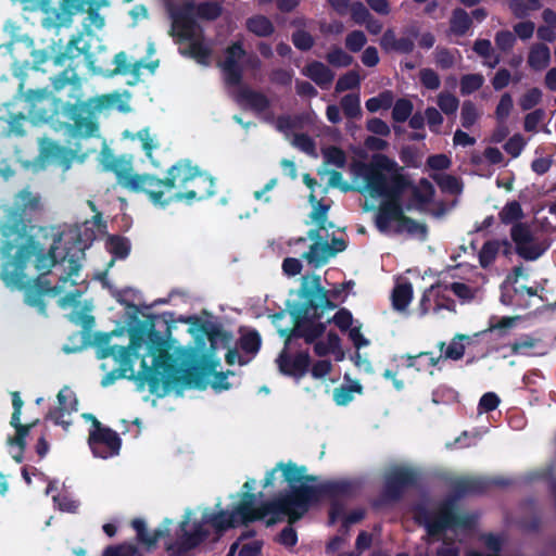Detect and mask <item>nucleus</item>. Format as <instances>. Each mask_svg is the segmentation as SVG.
<instances>
[{"label": "nucleus", "mask_w": 556, "mask_h": 556, "mask_svg": "<svg viewBox=\"0 0 556 556\" xmlns=\"http://www.w3.org/2000/svg\"><path fill=\"white\" fill-rule=\"evenodd\" d=\"M445 289L452 291L462 300H470L475 296V290L463 282H453L448 286H445Z\"/></svg>", "instance_id": "61"}, {"label": "nucleus", "mask_w": 556, "mask_h": 556, "mask_svg": "<svg viewBox=\"0 0 556 556\" xmlns=\"http://www.w3.org/2000/svg\"><path fill=\"white\" fill-rule=\"evenodd\" d=\"M440 110L446 115H454L458 109V99L450 92H440L437 97Z\"/></svg>", "instance_id": "38"}, {"label": "nucleus", "mask_w": 556, "mask_h": 556, "mask_svg": "<svg viewBox=\"0 0 556 556\" xmlns=\"http://www.w3.org/2000/svg\"><path fill=\"white\" fill-rule=\"evenodd\" d=\"M24 98L28 116L34 123L48 122L59 113L61 102L45 89L28 90Z\"/></svg>", "instance_id": "9"}, {"label": "nucleus", "mask_w": 556, "mask_h": 556, "mask_svg": "<svg viewBox=\"0 0 556 556\" xmlns=\"http://www.w3.org/2000/svg\"><path fill=\"white\" fill-rule=\"evenodd\" d=\"M425 119L431 131L440 132V128L443 124V116L439 110L433 106L427 108L425 111Z\"/></svg>", "instance_id": "54"}, {"label": "nucleus", "mask_w": 556, "mask_h": 556, "mask_svg": "<svg viewBox=\"0 0 556 556\" xmlns=\"http://www.w3.org/2000/svg\"><path fill=\"white\" fill-rule=\"evenodd\" d=\"M128 101L129 94L127 92L110 93V109H117L121 112H128L130 110Z\"/></svg>", "instance_id": "59"}, {"label": "nucleus", "mask_w": 556, "mask_h": 556, "mask_svg": "<svg viewBox=\"0 0 556 556\" xmlns=\"http://www.w3.org/2000/svg\"><path fill=\"white\" fill-rule=\"evenodd\" d=\"M303 257L314 267H320L333 257V251L326 241H317L313 243L309 250L303 254Z\"/></svg>", "instance_id": "18"}, {"label": "nucleus", "mask_w": 556, "mask_h": 556, "mask_svg": "<svg viewBox=\"0 0 556 556\" xmlns=\"http://www.w3.org/2000/svg\"><path fill=\"white\" fill-rule=\"evenodd\" d=\"M109 353L125 374L149 383L160 382L172 371L168 344L152 329L131 331L128 346L114 345Z\"/></svg>", "instance_id": "4"}, {"label": "nucleus", "mask_w": 556, "mask_h": 556, "mask_svg": "<svg viewBox=\"0 0 556 556\" xmlns=\"http://www.w3.org/2000/svg\"><path fill=\"white\" fill-rule=\"evenodd\" d=\"M525 144L523 138L520 135H515L505 143L504 149L513 157H516L521 153Z\"/></svg>", "instance_id": "64"}, {"label": "nucleus", "mask_w": 556, "mask_h": 556, "mask_svg": "<svg viewBox=\"0 0 556 556\" xmlns=\"http://www.w3.org/2000/svg\"><path fill=\"white\" fill-rule=\"evenodd\" d=\"M108 251L116 257L124 258L129 252V243L123 238H110L106 244Z\"/></svg>", "instance_id": "46"}, {"label": "nucleus", "mask_w": 556, "mask_h": 556, "mask_svg": "<svg viewBox=\"0 0 556 556\" xmlns=\"http://www.w3.org/2000/svg\"><path fill=\"white\" fill-rule=\"evenodd\" d=\"M167 188L187 189L188 184L204 185L200 190L202 195H212L214 193V181L211 177L200 174L195 167L184 162L173 166L168 172L166 179Z\"/></svg>", "instance_id": "10"}, {"label": "nucleus", "mask_w": 556, "mask_h": 556, "mask_svg": "<svg viewBox=\"0 0 556 556\" xmlns=\"http://www.w3.org/2000/svg\"><path fill=\"white\" fill-rule=\"evenodd\" d=\"M471 20L468 13L462 9L454 11L451 18V31L456 35H464L469 29Z\"/></svg>", "instance_id": "35"}, {"label": "nucleus", "mask_w": 556, "mask_h": 556, "mask_svg": "<svg viewBox=\"0 0 556 556\" xmlns=\"http://www.w3.org/2000/svg\"><path fill=\"white\" fill-rule=\"evenodd\" d=\"M401 169L399 164L387 155L375 154L368 163L354 166V182L359 192L383 199L375 220L380 232L425 236L426 227L403 213L401 200L409 184Z\"/></svg>", "instance_id": "2"}, {"label": "nucleus", "mask_w": 556, "mask_h": 556, "mask_svg": "<svg viewBox=\"0 0 556 556\" xmlns=\"http://www.w3.org/2000/svg\"><path fill=\"white\" fill-rule=\"evenodd\" d=\"M419 78L421 84L431 90H437L440 87V77L439 75L431 68H422L419 72Z\"/></svg>", "instance_id": "57"}, {"label": "nucleus", "mask_w": 556, "mask_h": 556, "mask_svg": "<svg viewBox=\"0 0 556 556\" xmlns=\"http://www.w3.org/2000/svg\"><path fill=\"white\" fill-rule=\"evenodd\" d=\"M314 350L319 356L332 353L337 355V359L343 358V352L340 350V339L336 333H329L326 340L316 342Z\"/></svg>", "instance_id": "26"}, {"label": "nucleus", "mask_w": 556, "mask_h": 556, "mask_svg": "<svg viewBox=\"0 0 556 556\" xmlns=\"http://www.w3.org/2000/svg\"><path fill=\"white\" fill-rule=\"evenodd\" d=\"M247 29L258 37H268L274 30L275 26L271 21L264 15H254L249 17L245 22Z\"/></svg>", "instance_id": "25"}, {"label": "nucleus", "mask_w": 556, "mask_h": 556, "mask_svg": "<svg viewBox=\"0 0 556 556\" xmlns=\"http://www.w3.org/2000/svg\"><path fill=\"white\" fill-rule=\"evenodd\" d=\"M501 301L505 305L525 309L541 304L542 298L538 295V290L534 288L523 285H505Z\"/></svg>", "instance_id": "13"}, {"label": "nucleus", "mask_w": 556, "mask_h": 556, "mask_svg": "<svg viewBox=\"0 0 556 556\" xmlns=\"http://www.w3.org/2000/svg\"><path fill=\"white\" fill-rule=\"evenodd\" d=\"M551 52L543 43L533 45L528 56V64L534 71H542L549 64Z\"/></svg>", "instance_id": "23"}, {"label": "nucleus", "mask_w": 556, "mask_h": 556, "mask_svg": "<svg viewBox=\"0 0 556 556\" xmlns=\"http://www.w3.org/2000/svg\"><path fill=\"white\" fill-rule=\"evenodd\" d=\"M413 299V287L408 282L399 283L392 293L393 306L397 311H404Z\"/></svg>", "instance_id": "28"}, {"label": "nucleus", "mask_w": 556, "mask_h": 556, "mask_svg": "<svg viewBox=\"0 0 556 556\" xmlns=\"http://www.w3.org/2000/svg\"><path fill=\"white\" fill-rule=\"evenodd\" d=\"M324 157L326 163L331 164L336 167H343L346 163L344 152L336 147L325 149Z\"/></svg>", "instance_id": "52"}, {"label": "nucleus", "mask_w": 556, "mask_h": 556, "mask_svg": "<svg viewBox=\"0 0 556 556\" xmlns=\"http://www.w3.org/2000/svg\"><path fill=\"white\" fill-rule=\"evenodd\" d=\"M122 136L124 139L132 141L139 140L146 155L152 161V151L159 147V143L155 136L151 134L149 128H143L136 134L129 130H124Z\"/></svg>", "instance_id": "22"}, {"label": "nucleus", "mask_w": 556, "mask_h": 556, "mask_svg": "<svg viewBox=\"0 0 556 556\" xmlns=\"http://www.w3.org/2000/svg\"><path fill=\"white\" fill-rule=\"evenodd\" d=\"M435 63L443 70L451 68L455 64V55L446 49L438 48L435 50Z\"/></svg>", "instance_id": "60"}, {"label": "nucleus", "mask_w": 556, "mask_h": 556, "mask_svg": "<svg viewBox=\"0 0 556 556\" xmlns=\"http://www.w3.org/2000/svg\"><path fill=\"white\" fill-rule=\"evenodd\" d=\"M85 417L92 420L93 424L88 442L94 456L108 458L116 455L121 447V439L117 433L102 427L92 415H85Z\"/></svg>", "instance_id": "11"}, {"label": "nucleus", "mask_w": 556, "mask_h": 556, "mask_svg": "<svg viewBox=\"0 0 556 556\" xmlns=\"http://www.w3.org/2000/svg\"><path fill=\"white\" fill-rule=\"evenodd\" d=\"M309 202L313 205V210L309 214L311 223L317 225L319 229H325L327 225L332 227V224L328 223L327 218L330 206L316 201L314 194L309 195Z\"/></svg>", "instance_id": "27"}, {"label": "nucleus", "mask_w": 556, "mask_h": 556, "mask_svg": "<svg viewBox=\"0 0 556 556\" xmlns=\"http://www.w3.org/2000/svg\"><path fill=\"white\" fill-rule=\"evenodd\" d=\"M362 387L359 384H353L349 387H340L334 390L333 399L338 405H346L353 400V393H359Z\"/></svg>", "instance_id": "43"}, {"label": "nucleus", "mask_w": 556, "mask_h": 556, "mask_svg": "<svg viewBox=\"0 0 556 556\" xmlns=\"http://www.w3.org/2000/svg\"><path fill=\"white\" fill-rule=\"evenodd\" d=\"M545 117V112L542 109L535 110L525 117V130L535 132L538 130V126L543 122Z\"/></svg>", "instance_id": "58"}, {"label": "nucleus", "mask_w": 556, "mask_h": 556, "mask_svg": "<svg viewBox=\"0 0 556 556\" xmlns=\"http://www.w3.org/2000/svg\"><path fill=\"white\" fill-rule=\"evenodd\" d=\"M219 14L220 8L216 2H204L198 5L187 3L172 14L170 35L179 42H186L187 48L184 53H188L200 64H210L212 47L203 40L202 30L192 16L214 20Z\"/></svg>", "instance_id": "6"}, {"label": "nucleus", "mask_w": 556, "mask_h": 556, "mask_svg": "<svg viewBox=\"0 0 556 556\" xmlns=\"http://www.w3.org/2000/svg\"><path fill=\"white\" fill-rule=\"evenodd\" d=\"M419 34V29L415 24L407 26L404 30V36L397 38L395 52L399 53H409L414 50L415 39Z\"/></svg>", "instance_id": "32"}, {"label": "nucleus", "mask_w": 556, "mask_h": 556, "mask_svg": "<svg viewBox=\"0 0 556 556\" xmlns=\"http://www.w3.org/2000/svg\"><path fill=\"white\" fill-rule=\"evenodd\" d=\"M292 42L300 50H308L312 48L314 39L308 33L298 30L292 36Z\"/></svg>", "instance_id": "62"}, {"label": "nucleus", "mask_w": 556, "mask_h": 556, "mask_svg": "<svg viewBox=\"0 0 556 556\" xmlns=\"http://www.w3.org/2000/svg\"><path fill=\"white\" fill-rule=\"evenodd\" d=\"M13 49L18 50L24 48L28 51V53L33 56L34 65H39L45 63L49 59V53L46 50H36L34 49V42L27 36L21 37V39L14 41L12 43Z\"/></svg>", "instance_id": "31"}, {"label": "nucleus", "mask_w": 556, "mask_h": 556, "mask_svg": "<svg viewBox=\"0 0 556 556\" xmlns=\"http://www.w3.org/2000/svg\"><path fill=\"white\" fill-rule=\"evenodd\" d=\"M11 425L15 428L16 434L13 438L8 439V444L11 446H17L18 451L16 453H13V458L21 463L23 460V450L25 447V438L29 433L31 425H22L21 424V412L14 410L12 418H11Z\"/></svg>", "instance_id": "16"}, {"label": "nucleus", "mask_w": 556, "mask_h": 556, "mask_svg": "<svg viewBox=\"0 0 556 556\" xmlns=\"http://www.w3.org/2000/svg\"><path fill=\"white\" fill-rule=\"evenodd\" d=\"M503 245L509 248V242L507 240H492L483 244L479 254L480 264L482 265V267H488L490 264L493 263V261L495 260L496 255L500 252L501 247Z\"/></svg>", "instance_id": "30"}, {"label": "nucleus", "mask_w": 556, "mask_h": 556, "mask_svg": "<svg viewBox=\"0 0 556 556\" xmlns=\"http://www.w3.org/2000/svg\"><path fill=\"white\" fill-rule=\"evenodd\" d=\"M359 85V76L355 72H349L341 76L336 85L337 92H343L345 90L353 89Z\"/></svg>", "instance_id": "53"}, {"label": "nucleus", "mask_w": 556, "mask_h": 556, "mask_svg": "<svg viewBox=\"0 0 556 556\" xmlns=\"http://www.w3.org/2000/svg\"><path fill=\"white\" fill-rule=\"evenodd\" d=\"M414 479L413 472L404 467H396L389 471L387 476V488L392 490L410 483Z\"/></svg>", "instance_id": "29"}, {"label": "nucleus", "mask_w": 556, "mask_h": 556, "mask_svg": "<svg viewBox=\"0 0 556 556\" xmlns=\"http://www.w3.org/2000/svg\"><path fill=\"white\" fill-rule=\"evenodd\" d=\"M351 15L358 25H363L371 16L370 12L362 2H355L351 5Z\"/></svg>", "instance_id": "63"}, {"label": "nucleus", "mask_w": 556, "mask_h": 556, "mask_svg": "<svg viewBox=\"0 0 556 556\" xmlns=\"http://www.w3.org/2000/svg\"><path fill=\"white\" fill-rule=\"evenodd\" d=\"M40 206L38 195L23 190L16 194L14 211H10L8 220L0 223V250L7 257L2 266L1 278L8 287L21 289L25 286L24 270L29 263L34 264L36 270L43 274L54 266L59 276V283L54 288L42 290L31 288L26 291L27 304L37 307L40 313L45 314L43 293H61L66 291L67 286L77 285L76 278L80 269L83 252L79 248L74 247L60 257L58 243L61 239L59 237L54 236L47 247V243L27 236V225L21 214L37 211Z\"/></svg>", "instance_id": "1"}, {"label": "nucleus", "mask_w": 556, "mask_h": 556, "mask_svg": "<svg viewBox=\"0 0 556 556\" xmlns=\"http://www.w3.org/2000/svg\"><path fill=\"white\" fill-rule=\"evenodd\" d=\"M433 179L444 192L459 194L463 190L462 182L454 176L447 174H437L433 176Z\"/></svg>", "instance_id": "34"}, {"label": "nucleus", "mask_w": 556, "mask_h": 556, "mask_svg": "<svg viewBox=\"0 0 556 556\" xmlns=\"http://www.w3.org/2000/svg\"><path fill=\"white\" fill-rule=\"evenodd\" d=\"M291 143L301 151L316 156L315 143L308 136L303 134L294 135Z\"/></svg>", "instance_id": "56"}, {"label": "nucleus", "mask_w": 556, "mask_h": 556, "mask_svg": "<svg viewBox=\"0 0 556 556\" xmlns=\"http://www.w3.org/2000/svg\"><path fill=\"white\" fill-rule=\"evenodd\" d=\"M245 50L240 41L232 43L225 51L224 59L219 62L227 85L239 87L242 80Z\"/></svg>", "instance_id": "12"}, {"label": "nucleus", "mask_w": 556, "mask_h": 556, "mask_svg": "<svg viewBox=\"0 0 556 556\" xmlns=\"http://www.w3.org/2000/svg\"><path fill=\"white\" fill-rule=\"evenodd\" d=\"M412 102L405 99H401L395 102L392 116L396 122H405L412 114Z\"/></svg>", "instance_id": "49"}, {"label": "nucleus", "mask_w": 556, "mask_h": 556, "mask_svg": "<svg viewBox=\"0 0 556 556\" xmlns=\"http://www.w3.org/2000/svg\"><path fill=\"white\" fill-rule=\"evenodd\" d=\"M306 298L309 306L303 311H294L296 321L291 336L304 338L309 343L321 336L326 329L323 323L317 321L319 318L318 309L332 308L333 305L328 299L327 291L320 286L311 290Z\"/></svg>", "instance_id": "7"}, {"label": "nucleus", "mask_w": 556, "mask_h": 556, "mask_svg": "<svg viewBox=\"0 0 556 556\" xmlns=\"http://www.w3.org/2000/svg\"><path fill=\"white\" fill-rule=\"evenodd\" d=\"M277 362L282 372L302 375L308 366V355L299 354L294 359H290L285 353H281Z\"/></svg>", "instance_id": "21"}, {"label": "nucleus", "mask_w": 556, "mask_h": 556, "mask_svg": "<svg viewBox=\"0 0 556 556\" xmlns=\"http://www.w3.org/2000/svg\"><path fill=\"white\" fill-rule=\"evenodd\" d=\"M342 109L346 116L356 117L361 112L359 97L357 94H346L341 100Z\"/></svg>", "instance_id": "47"}, {"label": "nucleus", "mask_w": 556, "mask_h": 556, "mask_svg": "<svg viewBox=\"0 0 556 556\" xmlns=\"http://www.w3.org/2000/svg\"><path fill=\"white\" fill-rule=\"evenodd\" d=\"M523 210L520 203L516 200L507 202L498 212V219L504 225H511L522 223Z\"/></svg>", "instance_id": "24"}, {"label": "nucleus", "mask_w": 556, "mask_h": 556, "mask_svg": "<svg viewBox=\"0 0 556 556\" xmlns=\"http://www.w3.org/2000/svg\"><path fill=\"white\" fill-rule=\"evenodd\" d=\"M277 468L281 470L285 480L292 486L303 479L304 470L296 467L294 464H279Z\"/></svg>", "instance_id": "44"}, {"label": "nucleus", "mask_w": 556, "mask_h": 556, "mask_svg": "<svg viewBox=\"0 0 556 556\" xmlns=\"http://www.w3.org/2000/svg\"><path fill=\"white\" fill-rule=\"evenodd\" d=\"M313 496V491L308 486H302L294 490L291 494L268 502L261 507H254L255 496L245 493L240 504L231 511H220L218 514L205 513L199 522H190L191 511L186 513L185 520L181 522L184 535L174 546L169 547L174 553H181L195 547L208 534L205 526L211 525L217 531H224L228 528L247 523L253 520L265 519L267 526L277 522L281 516L287 515L291 522L300 519L307 510L308 501Z\"/></svg>", "instance_id": "3"}, {"label": "nucleus", "mask_w": 556, "mask_h": 556, "mask_svg": "<svg viewBox=\"0 0 556 556\" xmlns=\"http://www.w3.org/2000/svg\"><path fill=\"white\" fill-rule=\"evenodd\" d=\"M542 100V91L539 88H531L519 100V105L523 111H528L538 105Z\"/></svg>", "instance_id": "48"}, {"label": "nucleus", "mask_w": 556, "mask_h": 556, "mask_svg": "<svg viewBox=\"0 0 556 556\" xmlns=\"http://www.w3.org/2000/svg\"><path fill=\"white\" fill-rule=\"evenodd\" d=\"M415 518L425 526L428 544L442 541L437 549V556H459V543L470 529L471 521L456 514L452 502L443 503L431 511L419 506Z\"/></svg>", "instance_id": "5"}, {"label": "nucleus", "mask_w": 556, "mask_h": 556, "mask_svg": "<svg viewBox=\"0 0 556 556\" xmlns=\"http://www.w3.org/2000/svg\"><path fill=\"white\" fill-rule=\"evenodd\" d=\"M367 42L362 30H353L345 38V47L352 52H358Z\"/></svg>", "instance_id": "50"}, {"label": "nucleus", "mask_w": 556, "mask_h": 556, "mask_svg": "<svg viewBox=\"0 0 556 556\" xmlns=\"http://www.w3.org/2000/svg\"><path fill=\"white\" fill-rule=\"evenodd\" d=\"M303 74L315 81L321 88H327L333 80L334 74L323 63L313 62L308 64Z\"/></svg>", "instance_id": "19"}, {"label": "nucleus", "mask_w": 556, "mask_h": 556, "mask_svg": "<svg viewBox=\"0 0 556 556\" xmlns=\"http://www.w3.org/2000/svg\"><path fill=\"white\" fill-rule=\"evenodd\" d=\"M106 169L113 172L118 184L124 188L129 187L136 174L132 172L131 161L127 157H114L105 165Z\"/></svg>", "instance_id": "17"}, {"label": "nucleus", "mask_w": 556, "mask_h": 556, "mask_svg": "<svg viewBox=\"0 0 556 556\" xmlns=\"http://www.w3.org/2000/svg\"><path fill=\"white\" fill-rule=\"evenodd\" d=\"M393 103V94L390 91H384L377 97L370 98L366 101V109L369 112H377L381 109H389Z\"/></svg>", "instance_id": "40"}, {"label": "nucleus", "mask_w": 556, "mask_h": 556, "mask_svg": "<svg viewBox=\"0 0 556 556\" xmlns=\"http://www.w3.org/2000/svg\"><path fill=\"white\" fill-rule=\"evenodd\" d=\"M77 404L75 393L68 387H64L58 394V406L49 413V418L67 429L72 424V414L77 412Z\"/></svg>", "instance_id": "14"}, {"label": "nucleus", "mask_w": 556, "mask_h": 556, "mask_svg": "<svg viewBox=\"0 0 556 556\" xmlns=\"http://www.w3.org/2000/svg\"><path fill=\"white\" fill-rule=\"evenodd\" d=\"M484 84V77L481 74H467L460 78L462 94H470L480 89Z\"/></svg>", "instance_id": "37"}, {"label": "nucleus", "mask_w": 556, "mask_h": 556, "mask_svg": "<svg viewBox=\"0 0 556 556\" xmlns=\"http://www.w3.org/2000/svg\"><path fill=\"white\" fill-rule=\"evenodd\" d=\"M327 60L330 64L338 67L349 66L353 61L352 56L340 48L330 51L327 55Z\"/></svg>", "instance_id": "55"}, {"label": "nucleus", "mask_w": 556, "mask_h": 556, "mask_svg": "<svg viewBox=\"0 0 556 556\" xmlns=\"http://www.w3.org/2000/svg\"><path fill=\"white\" fill-rule=\"evenodd\" d=\"M480 113L471 101H465L462 105L460 122L464 128H470L479 119Z\"/></svg>", "instance_id": "39"}, {"label": "nucleus", "mask_w": 556, "mask_h": 556, "mask_svg": "<svg viewBox=\"0 0 556 556\" xmlns=\"http://www.w3.org/2000/svg\"><path fill=\"white\" fill-rule=\"evenodd\" d=\"M129 190L135 192H146L154 203L164 204L170 200L169 197L165 201L162 200L164 191L168 190L166 180H161L151 175H138L134 177L131 184L128 187Z\"/></svg>", "instance_id": "15"}, {"label": "nucleus", "mask_w": 556, "mask_h": 556, "mask_svg": "<svg viewBox=\"0 0 556 556\" xmlns=\"http://www.w3.org/2000/svg\"><path fill=\"white\" fill-rule=\"evenodd\" d=\"M434 194V188L426 179L419 181V184L414 188V197L420 204L429 203Z\"/></svg>", "instance_id": "41"}, {"label": "nucleus", "mask_w": 556, "mask_h": 556, "mask_svg": "<svg viewBox=\"0 0 556 556\" xmlns=\"http://www.w3.org/2000/svg\"><path fill=\"white\" fill-rule=\"evenodd\" d=\"M468 339L467 336L457 334L448 344V346L444 350L445 344L442 342L440 344V350L444 354L445 358L457 361L464 356L465 345L463 344V340Z\"/></svg>", "instance_id": "33"}, {"label": "nucleus", "mask_w": 556, "mask_h": 556, "mask_svg": "<svg viewBox=\"0 0 556 556\" xmlns=\"http://www.w3.org/2000/svg\"><path fill=\"white\" fill-rule=\"evenodd\" d=\"M83 11H87V17L84 21V28L88 33H91L93 30H99L104 27V24H105L104 17L97 12V9L94 8V3L91 5V8L85 7V9Z\"/></svg>", "instance_id": "36"}, {"label": "nucleus", "mask_w": 556, "mask_h": 556, "mask_svg": "<svg viewBox=\"0 0 556 556\" xmlns=\"http://www.w3.org/2000/svg\"><path fill=\"white\" fill-rule=\"evenodd\" d=\"M510 238L517 254L527 261H535L549 247L547 237L527 223L515 224L510 229Z\"/></svg>", "instance_id": "8"}, {"label": "nucleus", "mask_w": 556, "mask_h": 556, "mask_svg": "<svg viewBox=\"0 0 556 556\" xmlns=\"http://www.w3.org/2000/svg\"><path fill=\"white\" fill-rule=\"evenodd\" d=\"M114 63L116 65L115 72L122 74L135 73L143 66L142 62H136L134 64L128 62V58L124 52H119L115 55Z\"/></svg>", "instance_id": "42"}, {"label": "nucleus", "mask_w": 556, "mask_h": 556, "mask_svg": "<svg viewBox=\"0 0 556 556\" xmlns=\"http://www.w3.org/2000/svg\"><path fill=\"white\" fill-rule=\"evenodd\" d=\"M261 340L256 332H248L240 339V348L249 354H255L260 349Z\"/></svg>", "instance_id": "51"}, {"label": "nucleus", "mask_w": 556, "mask_h": 556, "mask_svg": "<svg viewBox=\"0 0 556 556\" xmlns=\"http://www.w3.org/2000/svg\"><path fill=\"white\" fill-rule=\"evenodd\" d=\"M236 88L238 89L237 100L240 103L249 105L257 112H263L268 108V100L265 96L257 93L241 85Z\"/></svg>", "instance_id": "20"}, {"label": "nucleus", "mask_w": 556, "mask_h": 556, "mask_svg": "<svg viewBox=\"0 0 556 556\" xmlns=\"http://www.w3.org/2000/svg\"><path fill=\"white\" fill-rule=\"evenodd\" d=\"M514 106L513 98L509 93L502 94L495 110V116L500 124H503L509 116Z\"/></svg>", "instance_id": "45"}]
</instances>
